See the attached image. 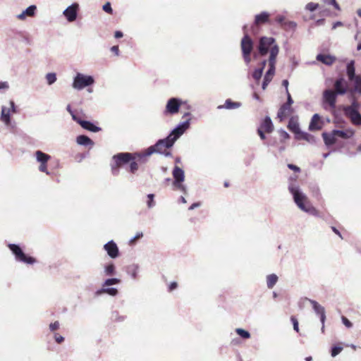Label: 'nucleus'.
Returning a JSON list of instances; mask_svg holds the SVG:
<instances>
[{
  "label": "nucleus",
  "instance_id": "1",
  "mask_svg": "<svg viewBox=\"0 0 361 361\" xmlns=\"http://www.w3.org/2000/svg\"><path fill=\"white\" fill-rule=\"evenodd\" d=\"M183 118L185 121L177 128H176L165 139L159 140L155 145L149 147L142 154L143 157H149L153 153H159L169 157L171 153L169 151L176 142V140L188 128L190 120V114L186 113L184 114Z\"/></svg>",
  "mask_w": 361,
  "mask_h": 361
},
{
  "label": "nucleus",
  "instance_id": "2",
  "mask_svg": "<svg viewBox=\"0 0 361 361\" xmlns=\"http://www.w3.org/2000/svg\"><path fill=\"white\" fill-rule=\"evenodd\" d=\"M290 192L293 195L295 204L300 209L313 215L318 214L317 209L312 206L306 195L293 188H290Z\"/></svg>",
  "mask_w": 361,
  "mask_h": 361
},
{
  "label": "nucleus",
  "instance_id": "3",
  "mask_svg": "<svg viewBox=\"0 0 361 361\" xmlns=\"http://www.w3.org/2000/svg\"><path fill=\"white\" fill-rule=\"evenodd\" d=\"M258 51L262 56H265L269 51L270 52L269 56H271L274 51H276L274 60L276 61V57L279 52V47L274 38L271 37H262L259 41Z\"/></svg>",
  "mask_w": 361,
  "mask_h": 361
},
{
  "label": "nucleus",
  "instance_id": "4",
  "mask_svg": "<svg viewBox=\"0 0 361 361\" xmlns=\"http://www.w3.org/2000/svg\"><path fill=\"white\" fill-rule=\"evenodd\" d=\"M143 157L141 154H131L129 152H121L113 157L114 163L111 165V171L113 174L117 175L118 173V169L123 164L129 163L130 161L137 159L139 157L140 159Z\"/></svg>",
  "mask_w": 361,
  "mask_h": 361
},
{
  "label": "nucleus",
  "instance_id": "5",
  "mask_svg": "<svg viewBox=\"0 0 361 361\" xmlns=\"http://www.w3.org/2000/svg\"><path fill=\"white\" fill-rule=\"evenodd\" d=\"M8 247L15 255L17 261L28 264H33L36 262L35 258L26 255L18 245L8 244Z\"/></svg>",
  "mask_w": 361,
  "mask_h": 361
},
{
  "label": "nucleus",
  "instance_id": "6",
  "mask_svg": "<svg viewBox=\"0 0 361 361\" xmlns=\"http://www.w3.org/2000/svg\"><path fill=\"white\" fill-rule=\"evenodd\" d=\"M338 94L334 90H325L323 92L322 99L325 109L334 111L336 109L337 96Z\"/></svg>",
  "mask_w": 361,
  "mask_h": 361
},
{
  "label": "nucleus",
  "instance_id": "7",
  "mask_svg": "<svg viewBox=\"0 0 361 361\" xmlns=\"http://www.w3.org/2000/svg\"><path fill=\"white\" fill-rule=\"evenodd\" d=\"M243 56L245 61L249 63L251 61L250 54L253 49V42L247 33H245L240 43Z\"/></svg>",
  "mask_w": 361,
  "mask_h": 361
},
{
  "label": "nucleus",
  "instance_id": "8",
  "mask_svg": "<svg viewBox=\"0 0 361 361\" xmlns=\"http://www.w3.org/2000/svg\"><path fill=\"white\" fill-rule=\"evenodd\" d=\"M172 174L174 178L173 185L175 189L180 190L185 193V188L182 184L185 179L184 171L179 166H175L173 169Z\"/></svg>",
  "mask_w": 361,
  "mask_h": 361
},
{
  "label": "nucleus",
  "instance_id": "9",
  "mask_svg": "<svg viewBox=\"0 0 361 361\" xmlns=\"http://www.w3.org/2000/svg\"><path fill=\"white\" fill-rule=\"evenodd\" d=\"M94 79L92 77L78 73L74 79L73 87L75 89L81 90L92 85Z\"/></svg>",
  "mask_w": 361,
  "mask_h": 361
},
{
  "label": "nucleus",
  "instance_id": "10",
  "mask_svg": "<svg viewBox=\"0 0 361 361\" xmlns=\"http://www.w3.org/2000/svg\"><path fill=\"white\" fill-rule=\"evenodd\" d=\"M334 87V90L338 95H344L348 92L350 93V87L348 85V82L343 77L338 78L336 80Z\"/></svg>",
  "mask_w": 361,
  "mask_h": 361
},
{
  "label": "nucleus",
  "instance_id": "11",
  "mask_svg": "<svg viewBox=\"0 0 361 361\" xmlns=\"http://www.w3.org/2000/svg\"><path fill=\"white\" fill-rule=\"evenodd\" d=\"M16 112L13 101H10V108L3 106L1 109V120L6 125L11 124V114Z\"/></svg>",
  "mask_w": 361,
  "mask_h": 361
},
{
  "label": "nucleus",
  "instance_id": "12",
  "mask_svg": "<svg viewBox=\"0 0 361 361\" xmlns=\"http://www.w3.org/2000/svg\"><path fill=\"white\" fill-rule=\"evenodd\" d=\"M182 104L181 100L177 99V98H171L169 99L166 106V109L164 111V114H171L173 115L175 114H177L179 111V109L180 107V105Z\"/></svg>",
  "mask_w": 361,
  "mask_h": 361
},
{
  "label": "nucleus",
  "instance_id": "13",
  "mask_svg": "<svg viewBox=\"0 0 361 361\" xmlns=\"http://www.w3.org/2000/svg\"><path fill=\"white\" fill-rule=\"evenodd\" d=\"M73 119L79 123L84 129L87 130L91 132H99L101 130V128L96 126L94 124L90 121H83L80 118L78 117L76 115H73Z\"/></svg>",
  "mask_w": 361,
  "mask_h": 361
},
{
  "label": "nucleus",
  "instance_id": "14",
  "mask_svg": "<svg viewBox=\"0 0 361 361\" xmlns=\"http://www.w3.org/2000/svg\"><path fill=\"white\" fill-rule=\"evenodd\" d=\"M275 54H276V51H274V53L271 54V56H269V59H268L269 68L264 76V79H267V81H271V80L274 75V73H275L276 63V61L274 60Z\"/></svg>",
  "mask_w": 361,
  "mask_h": 361
},
{
  "label": "nucleus",
  "instance_id": "15",
  "mask_svg": "<svg viewBox=\"0 0 361 361\" xmlns=\"http://www.w3.org/2000/svg\"><path fill=\"white\" fill-rule=\"evenodd\" d=\"M104 249L106 251L109 256L111 258H116L119 255L117 245L113 240H111L104 245Z\"/></svg>",
  "mask_w": 361,
  "mask_h": 361
},
{
  "label": "nucleus",
  "instance_id": "16",
  "mask_svg": "<svg viewBox=\"0 0 361 361\" xmlns=\"http://www.w3.org/2000/svg\"><path fill=\"white\" fill-rule=\"evenodd\" d=\"M78 9V4H73L68 6L64 11L63 14L69 22L74 21L77 18V11Z\"/></svg>",
  "mask_w": 361,
  "mask_h": 361
},
{
  "label": "nucleus",
  "instance_id": "17",
  "mask_svg": "<svg viewBox=\"0 0 361 361\" xmlns=\"http://www.w3.org/2000/svg\"><path fill=\"white\" fill-rule=\"evenodd\" d=\"M345 115L350 119L352 124L354 126H361V114L358 111H344Z\"/></svg>",
  "mask_w": 361,
  "mask_h": 361
},
{
  "label": "nucleus",
  "instance_id": "18",
  "mask_svg": "<svg viewBox=\"0 0 361 361\" xmlns=\"http://www.w3.org/2000/svg\"><path fill=\"white\" fill-rule=\"evenodd\" d=\"M293 109L291 106L281 105L277 113V118L281 122L292 114Z\"/></svg>",
  "mask_w": 361,
  "mask_h": 361
},
{
  "label": "nucleus",
  "instance_id": "19",
  "mask_svg": "<svg viewBox=\"0 0 361 361\" xmlns=\"http://www.w3.org/2000/svg\"><path fill=\"white\" fill-rule=\"evenodd\" d=\"M310 303L312 304V307H313L314 312H316V314H317L318 315L320 316V321H321L322 324L325 323L326 314H325V310H324V307L320 305L315 300H310Z\"/></svg>",
  "mask_w": 361,
  "mask_h": 361
},
{
  "label": "nucleus",
  "instance_id": "20",
  "mask_svg": "<svg viewBox=\"0 0 361 361\" xmlns=\"http://www.w3.org/2000/svg\"><path fill=\"white\" fill-rule=\"evenodd\" d=\"M270 14L268 12L263 11L255 16V25L259 26L264 23H271L269 21Z\"/></svg>",
  "mask_w": 361,
  "mask_h": 361
},
{
  "label": "nucleus",
  "instance_id": "21",
  "mask_svg": "<svg viewBox=\"0 0 361 361\" xmlns=\"http://www.w3.org/2000/svg\"><path fill=\"white\" fill-rule=\"evenodd\" d=\"M317 60L324 64L331 66L336 61V59L331 55L319 54L317 56Z\"/></svg>",
  "mask_w": 361,
  "mask_h": 361
},
{
  "label": "nucleus",
  "instance_id": "22",
  "mask_svg": "<svg viewBox=\"0 0 361 361\" xmlns=\"http://www.w3.org/2000/svg\"><path fill=\"white\" fill-rule=\"evenodd\" d=\"M259 128L265 131L267 133H271L274 130V126L271 118L269 116L265 117Z\"/></svg>",
  "mask_w": 361,
  "mask_h": 361
},
{
  "label": "nucleus",
  "instance_id": "23",
  "mask_svg": "<svg viewBox=\"0 0 361 361\" xmlns=\"http://www.w3.org/2000/svg\"><path fill=\"white\" fill-rule=\"evenodd\" d=\"M322 137L326 145L329 146L336 142V135H334V130L331 133H323Z\"/></svg>",
  "mask_w": 361,
  "mask_h": 361
},
{
  "label": "nucleus",
  "instance_id": "24",
  "mask_svg": "<svg viewBox=\"0 0 361 361\" xmlns=\"http://www.w3.org/2000/svg\"><path fill=\"white\" fill-rule=\"evenodd\" d=\"M346 73L349 81H352L353 80L356 78V77H357L358 75L355 74L354 61H351L350 63H348L346 68Z\"/></svg>",
  "mask_w": 361,
  "mask_h": 361
},
{
  "label": "nucleus",
  "instance_id": "25",
  "mask_svg": "<svg viewBox=\"0 0 361 361\" xmlns=\"http://www.w3.org/2000/svg\"><path fill=\"white\" fill-rule=\"evenodd\" d=\"M353 86L350 87V94L359 93L361 94V75H358L356 78L351 81Z\"/></svg>",
  "mask_w": 361,
  "mask_h": 361
},
{
  "label": "nucleus",
  "instance_id": "26",
  "mask_svg": "<svg viewBox=\"0 0 361 361\" xmlns=\"http://www.w3.org/2000/svg\"><path fill=\"white\" fill-rule=\"evenodd\" d=\"M76 142L78 145L82 146H90L92 147L94 145V142L89 137L84 135L78 136Z\"/></svg>",
  "mask_w": 361,
  "mask_h": 361
},
{
  "label": "nucleus",
  "instance_id": "27",
  "mask_svg": "<svg viewBox=\"0 0 361 361\" xmlns=\"http://www.w3.org/2000/svg\"><path fill=\"white\" fill-rule=\"evenodd\" d=\"M320 117L318 114H314L311 120V122L309 126V129L310 130H318L322 128V126L319 123Z\"/></svg>",
  "mask_w": 361,
  "mask_h": 361
},
{
  "label": "nucleus",
  "instance_id": "28",
  "mask_svg": "<svg viewBox=\"0 0 361 361\" xmlns=\"http://www.w3.org/2000/svg\"><path fill=\"white\" fill-rule=\"evenodd\" d=\"M241 106V104L238 102H233L231 99H228L226 100L224 105L219 106V109H237Z\"/></svg>",
  "mask_w": 361,
  "mask_h": 361
},
{
  "label": "nucleus",
  "instance_id": "29",
  "mask_svg": "<svg viewBox=\"0 0 361 361\" xmlns=\"http://www.w3.org/2000/svg\"><path fill=\"white\" fill-rule=\"evenodd\" d=\"M288 128L295 134H300L301 133L299 124L293 118H291L289 120Z\"/></svg>",
  "mask_w": 361,
  "mask_h": 361
},
{
  "label": "nucleus",
  "instance_id": "30",
  "mask_svg": "<svg viewBox=\"0 0 361 361\" xmlns=\"http://www.w3.org/2000/svg\"><path fill=\"white\" fill-rule=\"evenodd\" d=\"M37 9V7L34 5L30 6L28 8H26L25 11H23L22 13L18 16V18L23 20L25 18V16H33L35 15V12Z\"/></svg>",
  "mask_w": 361,
  "mask_h": 361
},
{
  "label": "nucleus",
  "instance_id": "31",
  "mask_svg": "<svg viewBox=\"0 0 361 361\" xmlns=\"http://www.w3.org/2000/svg\"><path fill=\"white\" fill-rule=\"evenodd\" d=\"M334 135H336V137L348 139L354 135V131L352 130H346L345 131L340 130H334Z\"/></svg>",
  "mask_w": 361,
  "mask_h": 361
},
{
  "label": "nucleus",
  "instance_id": "32",
  "mask_svg": "<svg viewBox=\"0 0 361 361\" xmlns=\"http://www.w3.org/2000/svg\"><path fill=\"white\" fill-rule=\"evenodd\" d=\"M37 160L40 163H47V161L50 159L51 157L49 154H47L42 151H37L35 152Z\"/></svg>",
  "mask_w": 361,
  "mask_h": 361
},
{
  "label": "nucleus",
  "instance_id": "33",
  "mask_svg": "<svg viewBox=\"0 0 361 361\" xmlns=\"http://www.w3.org/2000/svg\"><path fill=\"white\" fill-rule=\"evenodd\" d=\"M278 281V276L274 274H269L267 276V284L269 288H272Z\"/></svg>",
  "mask_w": 361,
  "mask_h": 361
},
{
  "label": "nucleus",
  "instance_id": "34",
  "mask_svg": "<svg viewBox=\"0 0 361 361\" xmlns=\"http://www.w3.org/2000/svg\"><path fill=\"white\" fill-rule=\"evenodd\" d=\"M97 295H99L102 293H107L110 295L115 296L118 293V290L115 288H103L97 291Z\"/></svg>",
  "mask_w": 361,
  "mask_h": 361
},
{
  "label": "nucleus",
  "instance_id": "35",
  "mask_svg": "<svg viewBox=\"0 0 361 361\" xmlns=\"http://www.w3.org/2000/svg\"><path fill=\"white\" fill-rule=\"evenodd\" d=\"M361 105L358 102V101L355 99H354L351 103L350 105L346 106L344 107L343 111H350V110L353 111H358L360 108Z\"/></svg>",
  "mask_w": 361,
  "mask_h": 361
},
{
  "label": "nucleus",
  "instance_id": "36",
  "mask_svg": "<svg viewBox=\"0 0 361 361\" xmlns=\"http://www.w3.org/2000/svg\"><path fill=\"white\" fill-rule=\"evenodd\" d=\"M296 23L293 21L288 20L287 19L284 21L281 27L285 30H294L296 27Z\"/></svg>",
  "mask_w": 361,
  "mask_h": 361
},
{
  "label": "nucleus",
  "instance_id": "37",
  "mask_svg": "<svg viewBox=\"0 0 361 361\" xmlns=\"http://www.w3.org/2000/svg\"><path fill=\"white\" fill-rule=\"evenodd\" d=\"M235 331L238 334V335H239L240 337L243 338L247 339L250 338V334L243 329H236Z\"/></svg>",
  "mask_w": 361,
  "mask_h": 361
},
{
  "label": "nucleus",
  "instance_id": "38",
  "mask_svg": "<svg viewBox=\"0 0 361 361\" xmlns=\"http://www.w3.org/2000/svg\"><path fill=\"white\" fill-rule=\"evenodd\" d=\"M319 7V4L310 2L306 5L305 8L310 12H313L315 10H317Z\"/></svg>",
  "mask_w": 361,
  "mask_h": 361
},
{
  "label": "nucleus",
  "instance_id": "39",
  "mask_svg": "<svg viewBox=\"0 0 361 361\" xmlns=\"http://www.w3.org/2000/svg\"><path fill=\"white\" fill-rule=\"evenodd\" d=\"M120 283V280L116 278L106 279L103 285L104 287L109 286Z\"/></svg>",
  "mask_w": 361,
  "mask_h": 361
},
{
  "label": "nucleus",
  "instance_id": "40",
  "mask_svg": "<svg viewBox=\"0 0 361 361\" xmlns=\"http://www.w3.org/2000/svg\"><path fill=\"white\" fill-rule=\"evenodd\" d=\"M46 78L49 85L53 84L56 80V74L53 73H48Z\"/></svg>",
  "mask_w": 361,
  "mask_h": 361
},
{
  "label": "nucleus",
  "instance_id": "41",
  "mask_svg": "<svg viewBox=\"0 0 361 361\" xmlns=\"http://www.w3.org/2000/svg\"><path fill=\"white\" fill-rule=\"evenodd\" d=\"M105 272L106 275L111 276L115 273V267L113 264H110L105 268Z\"/></svg>",
  "mask_w": 361,
  "mask_h": 361
},
{
  "label": "nucleus",
  "instance_id": "42",
  "mask_svg": "<svg viewBox=\"0 0 361 361\" xmlns=\"http://www.w3.org/2000/svg\"><path fill=\"white\" fill-rule=\"evenodd\" d=\"M262 73H263V71L262 69H260V68H258V69H256L253 73H252V77L253 78L258 81L260 80V78H262Z\"/></svg>",
  "mask_w": 361,
  "mask_h": 361
},
{
  "label": "nucleus",
  "instance_id": "43",
  "mask_svg": "<svg viewBox=\"0 0 361 361\" xmlns=\"http://www.w3.org/2000/svg\"><path fill=\"white\" fill-rule=\"evenodd\" d=\"M343 350L341 346L336 345L331 348V355L332 357H336Z\"/></svg>",
  "mask_w": 361,
  "mask_h": 361
},
{
  "label": "nucleus",
  "instance_id": "44",
  "mask_svg": "<svg viewBox=\"0 0 361 361\" xmlns=\"http://www.w3.org/2000/svg\"><path fill=\"white\" fill-rule=\"evenodd\" d=\"M138 169V164L135 160L130 161V171L132 173H135Z\"/></svg>",
  "mask_w": 361,
  "mask_h": 361
},
{
  "label": "nucleus",
  "instance_id": "45",
  "mask_svg": "<svg viewBox=\"0 0 361 361\" xmlns=\"http://www.w3.org/2000/svg\"><path fill=\"white\" fill-rule=\"evenodd\" d=\"M154 195L153 194H149L147 195V204L149 208H152L155 205V202L154 200Z\"/></svg>",
  "mask_w": 361,
  "mask_h": 361
},
{
  "label": "nucleus",
  "instance_id": "46",
  "mask_svg": "<svg viewBox=\"0 0 361 361\" xmlns=\"http://www.w3.org/2000/svg\"><path fill=\"white\" fill-rule=\"evenodd\" d=\"M324 3L329 4V5H332L334 6V7L335 8V9L336 10H340L341 8L338 5V4L336 2V0H323Z\"/></svg>",
  "mask_w": 361,
  "mask_h": 361
},
{
  "label": "nucleus",
  "instance_id": "47",
  "mask_svg": "<svg viewBox=\"0 0 361 361\" xmlns=\"http://www.w3.org/2000/svg\"><path fill=\"white\" fill-rule=\"evenodd\" d=\"M143 236V234L142 232H140V233H137L135 237H133L132 239L130 240L129 241V244L130 245H133L135 243V242L139 240L140 238H141Z\"/></svg>",
  "mask_w": 361,
  "mask_h": 361
},
{
  "label": "nucleus",
  "instance_id": "48",
  "mask_svg": "<svg viewBox=\"0 0 361 361\" xmlns=\"http://www.w3.org/2000/svg\"><path fill=\"white\" fill-rule=\"evenodd\" d=\"M286 20V18L283 16H281V15H279V16H276V18L274 19L275 22L277 23L278 24H279L281 27L283 24V23Z\"/></svg>",
  "mask_w": 361,
  "mask_h": 361
},
{
  "label": "nucleus",
  "instance_id": "49",
  "mask_svg": "<svg viewBox=\"0 0 361 361\" xmlns=\"http://www.w3.org/2000/svg\"><path fill=\"white\" fill-rule=\"evenodd\" d=\"M290 320L293 325V329L295 331L299 332V327H298V319L295 318V317L292 316L290 317Z\"/></svg>",
  "mask_w": 361,
  "mask_h": 361
},
{
  "label": "nucleus",
  "instance_id": "50",
  "mask_svg": "<svg viewBox=\"0 0 361 361\" xmlns=\"http://www.w3.org/2000/svg\"><path fill=\"white\" fill-rule=\"evenodd\" d=\"M103 10L109 13V14H112L113 13V10L111 8V4L109 2H106L104 6H103Z\"/></svg>",
  "mask_w": 361,
  "mask_h": 361
},
{
  "label": "nucleus",
  "instance_id": "51",
  "mask_svg": "<svg viewBox=\"0 0 361 361\" xmlns=\"http://www.w3.org/2000/svg\"><path fill=\"white\" fill-rule=\"evenodd\" d=\"M59 322L58 321L54 322V323H51L49 324V329L51 331H55L59 329Z\"/></svg>",
  "mask_w": 361,
  "mask_h": 361
},
{
  "label": "nucleus",
  "instance_id": "52",
  "mask_svg": "<svg viewBox=\"0 0 361 361\" xmlns=\"http://www.w3.org/2000/svg\"><path fill=\"white\" fill-rule=\"evenodd\" d=\"M287 102L284 104L286 106H291V105L293 103V100L291 97L290 94L288 92V90H287Z\"/></svg>",
  "mask_w": 361,
  "mask_h": 361
},
{
  "label": "nucleus",
  "instance_id": "53",
  "mask_svg": "<svg viewBox=\"0 0 361 361\" xmlns=\"http://www.w3.org/2000/svg\"><path fill=\"white\" fill-rule=\"evenodd\" d=\"M54 337L55 341L57 343L60 344V343H63L64 341V338L62 336H61L59 334H57V333L54 334Z\"/></svg>",
  "mask_w": 361,
  "mask_h": 361
},
{
  "label": "nucleus",
  "instance_id": "54",
  "mask_svg": "<svg viewBox=\"0 0 361 361\" xmlns=\"http://www.w3.org/2000/svg\"><path fill=\"white\" fill-rule=\"evenodd\" d=\"M341 319H342V322H343V324L346 327L351 328L353 326L352 323L345 317L342 316L341 317Z\"/></svg>",
  "mask_w": 361,
  "mask_h": 361
},
{
  "label": "nucleus",
  "instance_id": "55",
  "mask_svg": "<svg viewBox=\"0 0 361 361\" xmlns=\"http://www.w3.org/2000/svg\"><path fill=\"white\" fill-rule=\"evenodd\" d=\"M39 170L42 172H44L47 174H49V172L47 171V163H40V166L39 167Z\"/></svg>",
  "mask_w": 361,
  "mask_h": 361
},
{
  "label": "nucleus",
  "instance_id": "56",
  "mask_svg": "<svg viewBox=\"0 0 361 361\" xmlns=\"http://www.w3.org/2000/svg\"><path fill=\"white\" fill-rule=\"evenodd\" d=\"M288 167L290 169L294 171L295 172H300V168L298 166H295L294 164H288Z\"/></svg>",
  "mask_w": 361,
  "mask_h": 361
},
{
  "label": "nucleus",
  "instance_id": "57",
  "mask_svg": "<svg viewBox=\"0 0 361 361\" xmlns=\"http://www.w3.org/2000/svg\"><path fill=\"white\" fill-rule=\"evenodd\" d=\"M178 287V283L175 281L171 282L169 286V290L170 292L173 291Z\"/></svg>",
  "mask_w": 361,
  "mask_h": 361
},
{
  "label": "nucleus",
  "instance_id": "58",
  "mask_svg": "<svg viewBox=\"0 0 361 361\" xmlns=\"http://www.w3.org/2000/svg\"><path fill=\"white\" fill-rule=\"evenodd\" d=\"M265 133H266L265 131L261 130L260 128L257 129V133L262 140H265V138H266Z\"/></svg>",
  "mask_w": 361,
  "mask_h": 361
},
{
  "label": "nucleus",
  "instance_id": "59",
  "mask_svg": "<svg viewBox=\"0 0 361 361\" xmlns=\"http://www.w3.org/2000/svg\"><path fill=\"white\" fill-rule=\"evenodd\" d=\"M111 51H113L115 54L116 56H118L119 55V48H118V45L113 46L111 48Z\"/></svg>",
  "mask_w": 361,
  "mask_h": 361
},
{
  "label": "nucleus",
  "instance_id": "60",
  "mask_svg": "<svg viewBox=\"0 0 361 361\" xmlns=\"http://www.w3.org/2000/svg\"><path fill=\"white\" fill-rule=\"evenodd\" d=\"M8 84L7 82H0V90L8 89Z\"/></svg>",
  "mask_w": 361,
  "mask_h": 361
},
{
  "label": "nucleus",
  "instance_id": "61",
  "mask_svg": "<svg viewBox=\"0 0 361 361\" xmlns=\"http://www.w3.org/2000/svg\"><path fill=\"white\" fill-rule=\"evenodd\" d=\"M123 32H121V31H116L115 33H114V37L116 38H121L123 37Z\"/></svg>",
  "mask_w": 361,
  "mask_h": 361
},
{
  "label": "nucleus",
  "instance_id": "62",
  "mask_svg": "<svg viewBox=\"0 0 361 361\" xmlns=\"http://www.w3.org/2000/svg\"><path fill=\"white\" fill-rule=\"evenodd\" d=\"M343 25V23L340 21H337L336 23H334L333 26H332V29L334 30L336 29L337 27L338 26H342Z\"/></svg>",
  "mask_w": 361,
  "mask_h": 361
},
{
  "label": "nucleus",
  "instance_id": "63",
  "mask_svg": "<svg viewBox=\"0 0 361 361\" xmlns=\"http://www.w3.org/2000/svg\"><path fill=\"white\" fill-rule=\"evenodd\" d=\"M281 135L285 139L289 138V135L284 130L281 131Z\"/></svg>",
  "mask_w": 361,
  "mask_h": 361
},
{
  "label": "nucleus",
  "instance_id": "64",
  "mask_svg": "<svg viewBox=\"0 0 361 361\" xmlns=\"http://www.w3.org/2000/svg\"><path fill=\"white\" fill-rule=\"evenodd\" d=\"M271 81H267V79H264V81H263V83H262V89L263 90H265L267 86L268 85V84Z\"/></svg>",
  "mask_w": 361,
  "mask_h": 361
}]
</instances>
